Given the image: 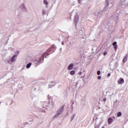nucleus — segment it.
<instances>
[{"mask_svg": "<svg viewBox=\"0 0 128 128\" xmlns=\"http://www.w3.org/2000/svg\"><path fill=\"white\" fill-rule=\"evenodd\" d=\"M52 50V48H49L48 50H47L42 55V57L34 61V64H36V66H38V64H42L44 62V58H46L48 57L46 56H50V54L48 52H50Z\"/></svg>", "mask_w": 128, "mask_h": 128, "instance_id": "nucleus-1", "label": "nucleus"}, {"mask_svg": "<svg viewBox=\"0 0 128 128\" xmlns=\"http://www.w3.org/2000/svg\"><path fill=\"white\" fill-rule=\"evenodd\" d=\"M112 0H106V6L103 8L102 12H98L97 16H98V18H101L102 16V12H106V10H108V6H110V8L112 6Z\"/></svg>", "mask_w": 128, "mask_h": 128, "instance_id": "nucleus-2", "label": "nucleus"}, {"mask_svg": "<svg viewBox=\"0 0 128 128\" xmlns=\"http://www.w3.org/2000/svg\"><path fill=\"white\" fill-rule=\"evenodd\" d=\"M64 105H62L60 106L57 110L56 112V114L54 116V118H58L60 114H62V112H64Z\"/></svg>", "mask_w": 128, "mask_h": 128, "instance_id": "nucleus-3", "label": "nucleus"}, {"mask_svg": "<svg viewBox=\"0 0 128 128\" xmlns=\"http://www.w3.org/2000/svg\"><path fill=\"white\" fill-rule=\"evenodd\" d=\"M17 55L14 54L10 59H7L6 60V62L8 64H12L13 62H14L16 60H17Z\"/></svg>", "mask_w": 128, "mask_h": 128, "instance_id": "nucleus-4", "label": "nucleus"}, {"mask_svg": "<svg viewBox=\"0 0 128 128\" xmlns=\"http://www.w3.org/2000/svg\"><path fill=\"white\" fill-rule=\"evenodd\" d=\"M120 6H128V0H121L120 3Z\"/></svg>", "mask_w": 128, "mask_h": 128, "instance_id": "nucleus-5", "label": "nucleus"}, {"mask_svg": "<svg viewBox=\"0 0 128 128\" xmlns=\"http://www.w3.org/2000/svg\"><path fill=\"white\" fill-rule=\"evenodd\" d=\"M112 46L115 52H116V50H118V42H113Z\"/></svg>", "mask_w": 128, "mask_h": 128, "instance_id": "nucleus-6", "label": "nucleus"}, {"mask_svg": "<svg viewBox=\"0 0 128 128\" xmlns=\"http://www.w3.org/2000/svg\"><path fill=\"white\" fill-rule=\"evenodd\" d=\"M78 14H76L75 16H74V24L76 26V24H78Z\"/></svg>", "mask_w": 128, "mask_h": 128, "instance_id": "nucleus-7", "label": "nucleus"}, {"mask_svg": "<svg viewBox=\"0 0 128 128\" xmlns=\"http://www.w3.org/2000/svg\"><path fill=\"white\" fill-rule=\"evenodd\" d=\"M118 84H122L124 82V80L123 78H120L118 81Z\"/></svg>", "mask_w": 128, "mask_h": 128, "instance_id": "nucleus-8", "label": "nucleus"}, {"mask_svg": "<svg viewBox=\"0 0 128 128\" xmlns=\"http://www.w3.org/2000/svg\"><path fill=\"white\" fill-rule=\"evenodd\" d=\"M78 38L81 42H84V40H86V36H82V35H80L78 36Z\"/></svg>", "mask_w": 128, "mask_h": 128, "instance_id": "nucleus-9", "label": "nucleus"}, {"mask_svg": "<svg viewBox=\"0 0 128 128\" xmlns=\"http://www.w3.org/2000/svg\"><path fill=\"white\" fill-rule=\"evenodd\" d=\"M48 102H44L43 103V108H46V106H50V101H48Z\"/></svg>", "mask_w": 128, "mask_h": 128, "instance_id": "nucleus-10", "label": "nucleus"}, {"mask_svg": "<svg viewBox=\"0 0 128 128\" xmlns=\"http://www.w3.org/2000/svg\"><path fill=\"white\" fill-rule=\"evenodd\" d=\"M74 64H72V63L68 65V68H67L68 70H72V68H74Z\"/></svg>", "mask_w": 128, "mask_h": 128, "instance_id": "nucleus-11", "label": "nucleus"}, {"mask_svg": "<svg viewBox=\"0 0 128 128\" xmlns=\"http://www.w3.org/2000/svg\"><path fill=\"white\" fill-rule=\"evenodd\" d=\"M128 54H126V56H125V57L123 58L122 60V62H124H124H126L127 60H128Z\"/></svg>", "mask_w": 128, "mask_h": 128, "instance_id": "nucleus-12", "label": "nucleus"}, {"mask_svg": "<svg viewBox=\"0 0 128 128\" xmlns=\"http://www.w3.org/2000/svg\"><path fill=\"white\" fill-rule=\"evenodd\" d=\"M108 124L110 126V124H112V118H109L108 120Z\"/></svg>", "mask_w": 128, "mask_h": 128, "instance_id": "nucleus-13", "label": "nucleus"}, {"mask_svg": "<svg viewBox=\"0 0 128 128\" xmlns=\"http://www.w3.org/2000/svg\"><path fill=\"white\" fill-rule=\"evenodd\" d=\"M113 18L114 20H118V13L116 15V16H114Z\"/></svg>", "mask_w": 128, "mask_h": 128, "instance_id": "nucleus-14", "label": "nucleus"}, {"mask_svg": "<svg viewBox=\"0 0 128 128\" xmlns=\"http://www.w3.org/2000/svg\"><path fill=\"white\" fill-rule=\"evenodd\" d=\"M52 51L53 52H54V50H56V46H54V44L52 45Z\"/></svg>", "mask_w": 128, "mask_h": 128, "instance_id": "nucleus-15", "label": "nucleus"}, {"mask_svg": "<svg viewBox=\"0 0 128 128\" xmlns=\"http://www.w3.org/2000/svg\"><path fill=\"white\" fill-rule=\"evenodd\" d=\"M30 66H32V63L29 62L26 66V68H30Z\"/></svg>", "mask_w": 128, "mask_h": 128, "instance_id": "nucleus-16", "label": "nucleus"}, {"mask_svg": "<svg viewBox=\"0 0 128 128\" xmlns=\"http://www.w3.org/2000/svg\"><path fill=\"white\" fill-rule=\"evenodd\" d=\"M117 116L118 118H120V116H122V112H119L117 113Z\"/></svg>", "mask_w": 128, "mask_h": 128, "instance_id": "nucleus-17", "label": "nucleus"}, {"mask_svg": "<svg viewBox=\"0 0 128 128\" xmlns=\"http://www.w3.org/2000/svg\"><path fill=\"white\" fill-rule=\"evenodd\" d=\"M22 8H23V9L22 10L24 11V12H28V10H26V6H24V4H22Z\"/></svg>", "mask_w": 128, "mask_h": 128, "instance_id": "nucleus-18", "label": "nucleus"}, {"mask_svg": "<svg viewBox=\"0 0 128 128\" xmlns=\"http://www.w3.org/2000/svg\"><path fill=\"white\" fill-rule=\"evenodd\" d=\"M70 38V36L68 35V34L66 33V40L67 42H68V38Z\"/></svg>", "mask_w": 128, "mask_h": 128, "instance_id": "nucleus-19", "label": "nucleus"}, {"mask_svg": "<svg viewBox=\"0 0 128 128\" xmlns=\"http://www.w3.org/2000/svg\"><path fill=\"white\" fill-rule=\"evenodd\" d=\"M72 42H70V44H74V38H72Z\"/></svg>", "mask_w": 128, "mask_h": 128, "instance_id": "nucleus-20", "label": "nucleus"}, {"mask_svg": "<svg viewBox=\"0 0 128 128\" xmlns=\"http://www.w3.org/2000/svg\"><path fill=\"white\" fill-rule=\"evenodd\" d=\"M74 118H76V114H74L70 118L71 120V122H72V120H74Z\"/></svg>", "mask_w": 128, "mask_h": 128, "instance_id": "nucleus-21", "label": "nucleus"}, {"mask_svg": "<svg viewBox=\"0 0 128 128\" xmlns=\"http://www.w3.org/2000/svg\"><path fill=\"white\" fill-rule=\"evenodd\" d=\"M74 74H76L74 70H72L71 72H70V74H71V76H74Z\"/></svg>", "mask_w": 128, "mask_h": 128, "instance_id": "nucleus-22", "label": "nucleus"}, {"mask_svg": "<svg viewBox=\"0 0 128 128\" xmlns=\"http://www.w3.org/2000/svg\"><path fill=\"white\" fill-rule=\"evenodd\" d=\"M44 4H46V6H48V0H44Z\"/></svg>", "mask_w": 128, "mask_h": 128, "instance_id": "nucleus-23", "label": "nucleus"}, {"mask_svg": "<svg viewBox=\"0 0 128 128\" xmlns=\"http://www.w3.org/2000/svg\"><path fill=\"white\" fill-rule=\"evenodd\" d=\"M116 30H118V26H115V28H114V30H113V32H116Z\"/></svg>", "mask_w": 128, "mask_h": 128, "instance_id": "nucleus-24", "label": "nucleus"}, {"mask_svg": "<svg viewBox=\"0 0 128 128\" xmlns=\"http://www.w3.org/2000/svg\"><path fill=\"white\" fill-rule=\"evenodd\" d=\"M85 100H86V98H82V100H81V102H84Z\"/></svg>", "mask_w": 128, "mask_h": 128, "instance_id": "nucleus-25", "label": "nucleus"}, {"mask_svg": "<svg viewBox=\"0 0 128 128\" xmlns=\"http://www.w3.org/2000/svg\"><path fill=\"white\" fill-rule=\"evenodd\" d=\"M42 14L44 16V14H46V12L45 10H42Z\"/></svg>", "mask_w": 128, "mask_h": 128, "instance_id": "nucleus-26", "label": "nucleus"}, {"mask_svg": "<svg viewBox=\"0 0 128 128\" xmlns=\"http://www.w3.org/2000/svg\"><path fill=\"white\" fill-rule=\"evenodd\" d=\"M97 74H98V76H100V70H98L97 71Z\"/></svg>", "mask_w": 128, "mask_h": 128, "instance_id": "nucleus-27", "label": "nucleus"}, {"mask_svg": "<svg viewBox=\"0 0 128 128\" xmlns=\"http://www.w3.org/2000/svg\"><path fill=\"white\" fill-rule=\"evenodd\" d=\"M102 101L104 102H106V98H104Z\"/></svg>", "mask_w": 128, "mask_h": 128, "instance_id": "nucleus-28", "label": "nucleus"}, {"mask_svg": "<svg viewBox=\"0 0 128 128\" xmlns=\"http://www.w3.org/2000/svg\"><path fill=\"white\" fill-rule=\"evenodd\" d=\"M103 54L104 56H106V54H108V52H104Z\"/></svg>", "mask_w": 128, "mask_h": 128, "instance_id": "nucleus-29", "label": "nucleus"}, {"mask_svg": "<svg viewBox=\"0 0 128 128\" xmlns=\"http://www.w3.org/2000/svg\"><path fill=\"white\" fill-rule=\"evenodd\" d=\"M87 79L88 80H90V76H87Z\"/></svg>", "mask_w": 128, "mask_h": 128, "instance_id": "nucleus-30", "label": "nucleus"}, {"mask_svg": "<svg viewBox=\"0 0 128 128\" xmlns=\"http://www.w3.org/2000/svg\"><path fill=\"white\" fill-rule=\"evenodd\" d=\"M98 80H102V76H98Z\"/></svg>", "mask_w": 128, "mask_h": 128, "instance_id": "nucleus-31", "label": "nucleus"}, {"mask_svg": "<svg viewBox=\"0 0 128 128\" xmlns=\"http://www.w3.org/2000/svg\"><path fill=\"white\" fill-rule=\"evenodd\" d=\"M78 0V4H82V0Z\"/></svg>", "mask_w": 128, "mask_h": 128, "instance_id": "nucleus-32", "label": "nucleus"}, {"mask_svg": "<svg viewBox=\"0 0 128 128\" xmlns=\"http://www.w3.org/2000/svg\"><path fill=\"white\" fill-rule=\"evenodd\" d=\"M78 82H77L76 84V88H78Z\"/></svg>", "mask_w": 128, "mask_h": 128, "instance_id": "nucleus-33", "label": "nucleus"}, {"mask_svg": "<svg viewBox=\"0 0 128 128\" xmlns=\"http://www.w3.org/2000/svg\"><path fill=\"white\" fill-rule=\"evenodd\" d=\"M54 86V84H53L52 86V84L49 85V88H52V86Z\"/></svg>", "mask_w": 128, "mask_h": 128, "instance_id": "nucleus-34", "label": "nucleus"}, {"mask_svg": "<svg viewBox=\"0 0 128 128\" xmlns=\"http://www.w3.org/2000/svg\"><path fill=\"white\" fill-rule=\"evenodd\" d=\"M110 73H108V78H110Z\"/></svg>", "mask_w": 128, "mask_h": 128, "instance_id": "nucleus-35", "label": "nucleus"}, {"mask_svg": "<svg viewBox=\"0 0 128 128\" xmlns=\"http://www.w3.org/2000/svg\"><path fill=\"white\" fill-rule=\"evenodd\" d=\"M42 112H44V113H45V112H46V110H42Z\"/></svg>", "mask_w": 128, "mask_h": 128, "instance_id": "nucleus-36", "label": "nucleus"}, {"mask_svg": "<svg viewBox=\"0 0 128 128\" xmlns=\"http://www.w3.org/2000/svg\"><path fill=\"white\" fill-rule=\"evenodd\" d=\"M62 46H64V41L62 42Z\"/></svg>", "mask_w": 128, "mask_h": 128, "instance_id": "nucleus-37", "label": "nucleus"}, {"mask_svg": "<svg viewBox=\"0 0 128 128\" xmlns=\"http://www.w3.org/2000/svg\"><path fill=\"white\" fill-rule=\"evenodd\" d=\"M116 66H118V63H116Z\"/></svg>", "mask_w": 128, "mask_h": 128, "instance_id": "nucleus-38", "label": "nucleus"}, {"mask_svg": "<svg viewBox=\"0 0 128 128\" xmlns=\"http://www.w3.org/2000/svg\"><path fill=\"white\" fill-rule=\"evenodd\" d=\"M112 118H114V120H116V117L112 116Z\"/></svg>", "mask_w": 128, "mask_h": 128, "instance_id": "nucleus-39", "label": "nucleus"}, {"mask_svg": "<svg viewBox=\"0 0 128 128\" xmlns=\"http://www.w3.org/2000/svg\"><path fill=\"white\" fill-rule=\"evenodd\" d=\"M78 74H82V72H79Z\"/></svg>", "mask_w": 128, "mask_h": 128, "instance_id": "nucleus-40", "label": "nucleus"}, {"mask_svg": "<svg viewBox=\"0 0 128 128\" xmlns=\"http://www.w3.org/2000/svg\"><path fill=\"white\" fill-rule=\"evenodd\" d=\"M54 81H53V82H51V84H54Z\"/></svg>", "mask_w": 128, "mask_h": 128, "instance_id": "nucleus-41", "label": "nucleus"}, {"mask_svg": "<svg viewBox=\"0 0 128 128\" xmlns=\"http://www.w3.org/2000/svg\"><path fill=\"white\" fill-rule=\"evenodd\" d=\"M118 9H116V12H118Z\"/></svg>", "mask_w": 128, "mask_h": 128, "instance_id": "nucleus-42", "label": "nucleus"}, {"mask_svg": "<svg viewBox=\"0 0 128 128\" xmlns=\"http://www.w3.org/2000/svg\"><path fill=\"white\" fill-rule=\"evenodd\" d=\"M94 128H98V126H95Z\"/></svg>", "mask_w": 128, "mask_h": 128, "instance_id": "nucleus-43", "label": "nucleus"}, {"mask_svg": "<svg viewBox=\"0 0 128 128\" xmlns=\"http://www.w3.org/2000/svg\"><path fill=\"white\" fill-rule=\"evenodd\" d=\"M72 0H69V2H72Z\"/></svg>", "mask_w": 128, "mask_h": 128, "instance_id": "nucleus-44", "label": "nucleus"}, {"mask_svg": "<svg viewBox=\"0 0 128 128\" xmlns=\"http://www.w3.org/2000/svg\"><path fill=\"white\" fill-rule=\"evenodd\" d=\"M107 26H110V24H108Z\"/></svg>", "mask_w": 128, "mask_h": 128, "instance_id": "nucleus-45", "label": "nucleus"}, {"mask_svg": "<svg viewBox=\"0 0 128 128\" xmlns=\"http://www.w3.org/2000/svg\"><path fill=\"white\" fill-rule=\"evenodd\" d=\"M122 34H124V31H122Z\"/></svg>", "mask_w": 128, "mask_h": 128, "instance_id": "nucleus-46", "label": "nucleus"}, {"mask_svg": "<svg viewBox=\"0 0 128 128\" xmlns=\"http://www.w3.org/2000/svg\"><path fill=\"white\" fill-rule=\"evenodd\" d=\"M122 32H124V30H122Z\"/></svg>", "mask_w": 128, "mask_h": 128, "instance_id": "nucleus-47", "label": "nucleus"}, {"mask_svg": "<svg viewBox=\"0 0 128 128\" xmlns=\"http://www.w3.org/2000/svg\"><path fill=\"white\" fill-rule=\"evenodd\" d=\"M58 40H59V42H60V39H59Z\"/></svg>", "mask_w": 128, "mask_h": 128, "instance_id": "nucleus-48", "label": "nucleus"}, {"mask_svg": "<svg viewBox=\"0 0 128 128\" xmlns=\"http://www.w3.org/2000/svg\"><path fill=\"white\" fill-rule=\"evenodd\" d=\"M116 22V24H117V22H116H116Z\"/></svg>", "mask_w": 128, "mask_h": 128, "instance_id": "nucleus-49", "label": "nucleus"}, {"mask_svg": "<svg viewBox=\"0 0 128 128\" xmlns=\"http://www.w3.org/2000/svg\"><path fill=\"white\" fill-rule=\"evenodd\" d=\"M112 64V62H110V64Z\"/></svg>", "mask_w": 128, "mask_h": 128, "instance_id": "nucleus-50", "label": "nucleus"}, {"mask_svg": "<svg viewBox=\"0 0 128 128\" xmlns=\"http://www.w3.org/2000/svg\"><path fill=\"white\" fill-rule=\"evenodd\" d=\"M82 32V30H81Z\"/></svg>", "mask_w": 128, "mask_h": 128, "instance_id": "nucleus-51", "label": "nucleus"}, {"mask_svg": "<svg viewBox=\"0 0 128 128\" xmlns=\"http://www.w3.org/2000/svg\"><path fill=\"white\" fill-rule=\"evenodd\" d=\"M0 104H2V102H0Z\"/></svg>", "mask_w": 128, "mask_h": 128, "instance_id": "nucleus-52", "label": "nucleus"}, {"mask_svg": "<svg viewBox=\"0 0 128 128\" xmlns=\"http://www.w3.org/2000/svg\"><path fill=\"white\" fill-rule=\"evenodd\" d=\"M118 12H120V10H119V11Z\"/></svg>", "mask_w": 128, "mask_h": 128, "instance_id": "nucleus-53", "label": "nucleus"}]
</instances>
